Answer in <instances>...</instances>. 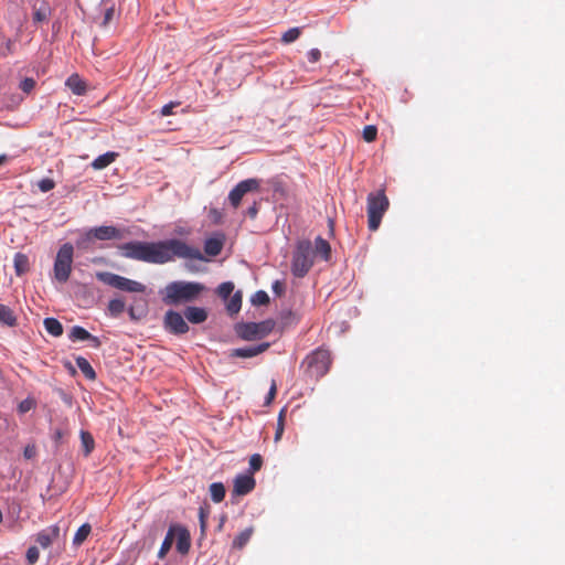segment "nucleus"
Segmentation results:
<instances>
[{"label":"nucleus","mask_w":565,"mask_h":565,"mask_svg":"<svg viewBox=\"0 0 565 565\" xmlns=\"http://www.w3.org/2000/svg\"><path fill=\"white\" fill-rule=\"evenodd\" d=\"M120 255L125 258L149 264H166L175 257L202 260L203 255L199 248L191 247L181 239L171 238L159 242H128L118 246Z\"/></svg>","instance_id":"f257e3e1"},{"label":"nucleus","mask_w":565,"mask_h":565,"mask_svg":"<svg viewBox=\"0 0 565 565\" xmlns=\"http://www.w3.org/2000/svg\"><path fill=\"white\" fill-rule=\"evenodd\" d=\"M205 290V286L196 281H172L162 291V300L166 305L177 306L196 300Z\"/></svg>","instance_id":"f03ea898"},{"label":"nucleus","mask_w":565,"mask_h":565,"mask_svg":"<svg viewBox=\"0 0 565 565\" xmlns=\"http://www.w3.org/2000/svg\"><path fill=\"white\" fill-rule=\"evenodd\" d=\"M390 206V201L384 190L371 192L367 195V223L371 231H376L382 222L383 215Z\"/></svg>","instance_id":"7ed1b4c3"},{"label":"nucleus","mask_w":565,"mask_h":565,"mask_svg":"<svg viewBox=\"0 0 565 565\" xmlns=\"http://www.w3.org/2000/svg\"><path fill=\"white\" fill-rule=\"evenodd\" d=\"M313 265L312 246L310 241L297 244L291 262V271L296 277H305Z\"/></svg>","instance_id":"20e7f679"},{"label":"nucleus","mask_w":565,"mask_h":565,"mask_svg":"<svg viewBox=\"0 0 565 565\" xmlns=\"http://www.w3.org/2000/svg\"><path fill=\"white\" fill-rule=\"evenodd\" d=\"M74 247L71 243L63 244L57 250L54 260V278L58 282H66L70 279L73 265Z\"/></svg>","instance_id":"39448f33"},{"label":"nucleus","mask_w":565,"mask_h":565,"mask_svg":"<svg viewBox=\"0 0 565 565\" xmlns=\"http://www.w3.org/2000/svg\"><path fill=\"white\" fill-rule=\"evenodd\" d=\"M96 278L99 281L121 291L134 294H142L146 291V286L143 284L110 271H97Z\"/></svg>","instance_id":"423d86ee"},{"label":"nucleus","mask_w":565,"mask_h":565,"mask_svg":"<svg viewBox=\"0 0 565 565\" xmlns=\"http://www.w3.org/2000/svg\"><path fill=\"white\" fill-rule=\"evenodd\" d=\"M275 328V321L271 319L262 322L241 323L236 328L237 334L247 341L262 339L268 335Z\"/></svg>","instance_id":"0eeeda50"},{"label":"nucleus","mask_w":565,"mask_h":565,"mask_svg":"<svg viewBox=\"0 0 565 565\" xmlns=\"http://www.w3.org/2000/svg\"><path fill=\"white\" fill-rule=\"evenodd\" d=\"M305 363H307V371L311 376L321 377L329 371L331 364L330 352L318 349L306 358Z\"/></svg>","instance_id":"6e6552de"},{"label":"nucleus","mask_w":565,"mask_h":565,"mask_svg":"<svg viewBox=\"0 0 565 565\" xmlns=\"http://www.w3.org/2000/svg\"><path fill=\"white\" fill-rule=\"evenodd\" d=\"M130 232L125 228H117L111 225H104L90 228L87 233L85 238L82 242H78V245H83L86 241L92 239H98V241H110V239H122L127 235H129Z\"/></svg>","instance_id":"1a4fd4ad"},{"label":"nucleus","mask_w":565,"mask_h":565,"mask_svg":"<svg viewBox=\"0 0 565 565\" xmlns=\"http://www.w3.org/2000/svg\"><path fill=\"white\" fill-rule=\"evenodd\" d=\"M260 180L246 179L238 182L228 193V201L234 209H237L243 198L249 192H258L260 190Z\"/></svg>","instance_id":"9d476101"},{"label":"nucleus","mask_w":565,"mask_h":565,"mask_svg":"<svg viewBox=\"0 0 565 565\" xmlns=\"http://www.w3.org/2000/svg\"><path fill=\"white\" fill-rule=\"evenodd\" d=\"M164 328L173 334H184L189 331V326L181 313L169 310L163 319Z\"/></svg>","instance_id":"9b49d317"},{"label":"nucleus","mask_w":565,"mask_h":565,"mask_svg":"<svg viewBox=\"0 0 565 565\" xmlns=\"http://www.w3.org/2000/svg\"><path fill=\"white\" fill-rule=\"evenodd\" d=\"M256 486V481L252 475H239L234 480L233 494L246 495L252 492Z\"/></svg>","instance_id":"f8f14e48"},{"label":"nucleus","mask_w":565,"mask_h":565,"mask_svg":"<svg viewBox=\"0 0 565 565\" xmlns=\"http://www.w3.org/2000/svg\"><path fill=\"white\" fill-rule=\"evenodd\" d=\"M171 527L173 529V534H177V551L182 555L188 554L191 547L190 532L184 526Z\"/></svg>","instance_id":"ddd939ff"},{"label":"nucleus","mask_w":565,"mask_h":565,"mask_svg":"<svg viewBox=\"0 0 565 565\" xmlns=\"http://www.w3.org/2000/svg\"><path fill=\"white\" fill-rule=\"evenodd\" d=\"M268 348H269V343L265 342V343H260L257 345H249V347H245V348L233 349L231 351L230 355L233 358L247 359V358H253V356H256V355L265 352Z\"/></svg>","instance_id":"4468645a"},{"label":"nucleus","mask_w":565,"mask_h":565,"mask_svg":"<svg viewBox=\"0 0 565 565\" xmlns=\"http://www.w3.org/2000/svg\"><path fill=\"white\" fill-rule=\"evenodd\" d=\"M58 535L60 527L57 525H53L39 532L35 541L41 547L47 548L53 543V541L58 537Z\"/></svg>","instance_id":"2eb2a0df"},{"label":"nucleus","mask_w":565,"mask_h":565,"mask_svg":"<svg viewBox=\"0 0 565 565\" xmlns=\"http://www.w3.org/2000/svg\"><path fill=\"white\" fill-rule=\"evenodd\" d=\"M184 316L191 323L196 324L202 323L207 319L206 310L200 307H188L184 310Z\"/></svg>","instance_id":"dca6fc26"},{"label":"nucleus","mask_w":565,"mask_h":565,"mask_svg":"<svg viewBox=\"0 0 565 565\" xmlns=\"http://www.w3.org/2000/svg\"><path fill=\"white\" fill-rule=\"evenodd\" d=\"M118 157L117 152L108 151L104 154L98 156L96 159L93 160L90 163L92 168L95 170H103L107 168L109 164H111Z\"/></svg>","instance_id":"f3484780"},{"label":"nucleus","mask_w":565,"mask_h":565,"mask_svg":"<svg viewBox=\"0 0 565 565\" xmlns=\"http://www.w3.org/2000/svg\"><path fill=\"white\" fill-rule=\"evenodd\" d=\"M319 255L323 260H329L331 257V246L328 241L318 236L315 241V249L312 254Z\"/></svg>","instance_id":"a211bd4d"},{"label":"nucleus","mask_w":565,"mask_h":565,"mask_svg":"<svg viewBox=\"0 0 565 565\" xmlns=\"http://www.w3.org/2000/svg\"><path fill=\"white\" fill-rule=\"evenodd\" d=\"M65 85L72 90L75 95H83L86 92V83L77 75L72 74L65 82Z\"/></svg>","instance_id":"6ab92c4d"},{"label":"nucleus","mask_w":565,"mask_h":565,"mask_svg":"<svg viewBox=\"0 0 565 565\" xmlns=\"http://www.w3.org/2000/svg\"><path fill=\"white\" fill-rule=\"evenodd\" d=\"M222 248L223 241L221 238L210 237L204 243V252L212 257L217 256L222 252Z\"/></svg>","instance_id":"aec40b11"},{"label":"nucleus","mask_w":565,"mask_h":565,"mask_svg":"<svg viewBox=\"0 0 565 565\" xmlns=\"http://www.w3.org/2000/svg\"><path fill=\"white\" fill-rule=\"evenodd\" d=\"M43 323L46 332L50 333L51 335L60 337L63 334V326L57 319L45 318Z\"/></svg>","instance_id":"412c9836"},{"label":"nucleus","mask_w":565,"mask_h":565,"mask_svg":"<svg viewBox=\"0 0 565 565\" xmlns=\"http://www.w3.org/2000/svg\"><path fill=\"white\" fill-rule=\"evenodd\" d=\"M77 367L81 370V372L85 375L88 380H95L96 379V372L94 371L93 366L88 362L87 359L83 356H77L75 359Z\"/></svg>","instance_id":"4be33fe9"},{"label":"nucleus","mask_w":565,"mask_h":565,"mask_svg":"<svg viewBox=\"0 0 565 565\" xmlns=\"http://www.w3.org/2000/svg\"><path fill=\"white\" fill-rule=\"evenodd\" d=\"M13 262L14 269L18 276L25 274L30 268L29 258L26 255L22 253H17Z\"/></svg>","instance_id":"5701e85b"},{"label":"nucleus","mask_w":565,"mask_h":565,"mask_svg":"<svg viewBox=\"0 0 565 565\" xmlns=\"http://www.w3.org/2000/svg\"><path fill=\"white\" fill-rule=\"evenodd\" d=\"M90 524L84 523L83 525H81L73 537V544L75 546L82 545L90 534Z\"/></svg>","instance_id":"b1692460"},{"label":"nucleus","mask_w":565,"mask_h":565,"mask_svg":"<svg viewBox=\"0 0 565 565\" xmlns=\"http://www.w3.org/2000/svg\"><path fill=\"white\" fill-rule=\"evenodd\" d=\"M0 322L9 327H13L17 323L13 311L6 305H0Z\"/></svg>","instance_id":"393cba45"},{"label":"nucleus","mask_w":565,"mask_h":565,"mask_svg":"<svg viewBox=\"0 0 565 565\" xmlns=\"http://www.w3.org/2000/svg\"><path fill=\"white\" fill-rule=\"evenodd\" d=\"M252 534H253V529L252 527H248V529H245L244 531H242L241 533H238L235 539L233 540V547L234 548H243L247 543L248 541L250 540L252 537Z\"/></svg>","instance_id":"a878e982"},{"label":"nucleus","mask_w":565,"mask_h":565,"mask_svg":"<svg viewBox=\"0 0 565 565\" xmlns=\"http://www.w3.org/2000/svg\"><path fill=\"white\" fill-rule=\"evenodd\" d=\"M211 499L215 503H220L225 498V487L222 482H214L210 486Z\"/></svg>","instance_id":"bb28decb"},{"label":"nucleus","mask_w":565,"mask_h":565,"mask_svg":"<svg viewBox=\"0 0 565 565\" xmlns=\"http://www.w3.org/2000/svg\"><path fill=\"white\" fill-rule=\"evenodd\" d=\"M81 441L84 448V456H89L95 447V441L89 431L82 430L81 431Z\"/></svg>","instance_id":"cd10ccee"},{"label":"nucleus","mask_w":565,"mask_h":565,"mask_svg":"<svg viewBox=\"0 0 565 565\" xmlns=\"http://www.w3.org/2000/svg\"><path fill=\"white\" fill-rule=\"evenodd\" d=\"M107 309L111 317H118L119 315H121L125 311L126 303L122 299L115 298L108 302Z\"/></svg>","instance_id":"c85d7f7f"},{"label":"nucleus","mask_w":565,"mask_h":565,"mask_svg":"<svg viewBox=\"0 0 565 565\" xmlns=\"http://www.w3.org/2000/svg\"><path fill=\"white\" fill-rule=\"evenodd\" d=\"M68 337L72 341H77V340L87 341L88 338H92V334L83 327L74 326L72 328Z\"/></svg>","instance_id":"c756f323"},{"label":"nucleus","mask_w":565,"mask_h":565,"mask_svg":"<svg viewBox=\"0 0 565 565\" xmlns=\"http://www.w3.org/2000/svg\"><path fill=\"white\" fill-rule=\"evenodd\" d=\"M173 543V529L170 527L158 553L159 558H163L169 550L171 548Z\"/></svg>","instance_id":"7c9ffc66"},{"label":"nucleus","mask_w":565,"mask_h":565,"mask_svg":"<svg viewBox=\"0 0 565 565\" xmlns=\"http://www.w3.org/2000/svg\"><path fill=\"white\" fill-rule=\"evenodd\" d=\"M300 35H301L300 28H291L282 34L281 42L285 44L292 43L296 40H298Z\"/></svg>","instance_id":"2f4dec72"},{"label":"nucleus","mask_w":565,"mask_h":565,"mask_svg":"<svg viewBox=\"0 0 565 565\" xmlns=\"http://www.w3.org/2000/svg\"><path fill=\"white\" fill-rule=\"evenodd\" d=\"M234 290V285L231 281L222 282L217 287V294L220 297L227 299Z\"/></svg>","instance_id":"473e14b6"},{"label":"nucleus","mask_w":565,"mask_h":565,"mask_svg":"<svg viewBox=\"0 0 565 565\" xmlns=\"http://www.w3.org/2000/svg\"><path fill=\"white\" fill-rule=\"evenodd\" d=\"M252 300L254 305L266 306L269 303V296L266 291L258 290L257 292H255Z\"/></svg>","instance_id":"72a5a7b5"},{"label":"nucleus","mask_w":565,"mask_h":565,"mask_svg":"<svg viewBox=\"0 0 565 565\" xmlns=\"http://www.w3.org/2000/svg\"><path fill=\"white\" fill-rule=\"evenodd\" d=\"M242 298L239 295H235L232 297L230 302L227 303V310L231 315L237 313L241 309Z\"/></svg>","instance_id":"f704fd0d"},{"label":"nucleus","mask_w":565,"mask_h":565,"mask_svg":"<svg viewBox=\"0 0 565 565\" xmlns=\"http://www.w3.org/2000/svg\"><path fill=\"white\" fill-rule=\"evenodd\" d=\"M377 129L373 125L365 126L363 129V138L367 142H372L376 139Z\"/></svg>","instance_id":"c9c22d12"},{"label":"nucleus","mask_w":565,"mask_h":565,"mask_svg":"<svg viewBox=\"0 0 565 565\" xmlns=\"http://www.w3.org/2000/svg\"><path fill=\"white\" fill-rule=\"evenodd\" d=\"M284 422H285V411L282 409L279 413V416H278L277 428H276V433H275V441L276 443L278 440H280V438L282 436L284 427H285V423Z\"/></svg>","instance_id":"e433bc0d"},{"label":"nucleus","mask_w":565,"mask_h":565,"mask_svg":"<svg viewBox=\"0 0 565 565\" xmlns=\"http://www.w3.org/2000/svg\"><path fill=\"white\" fill-rule=\"evenodd\" d=\"M262 466H263L262 456L258 454L253 455L249 459L250 472L254 473V472L258 471L262 468Z\"/></svg>","instance_id":"4c0bfd02"},{"label":"nucleus","mask_w":565,"mask_h":565,"mask_svg":"<svg viewBox=\"0 0 565 565\" xmlns=\"http://www.w3.org/2000/svg\"><path fill=\"white\" fill-rule=\"evenodd\" d=\"M38 186L40 191L49 192L55 188V182L50 178H45L39 181Z\"/></svg>","instance_id":"58836bf2"},{"label":"nucleus","mask_w":565,"mask_h":565,"mask_svg":"<svg viewBox=\"0 0 565 565\" xmlns=\"http://www.w3.org/2000/svg\"><path fill=\"white\" fill-rule=\"evenodd\" d=\"M209 514H210V511L206 508L201 507L199 509V520H200V526H201L202 533L205 532Z\"/></svg>","instance_id":"ea45409f"},{"label":"nucleus","mask_w":565,"mask_h":565,"mask_svg":"<svg viewBox=\"0 0 565 565\" xmlns=\"http://www.w3.org/2000/svg\"><path fill=\"white\" fill-rule=\"evenodd\" d=\"M35 406V402L32 398H25L23 399L19 406L18 409L21 414L28 413Z\"/></svg>","instance_id":"a19ab883"},{"label":"nucleus","mask_w":565,"mask_h":565,"mask_svg":"<svg viewBox=\"0 0 565 565\" xmlns=\"http://www.w3.org/2000/svg\"><path fill=\"white\" fill-rule=\"evenodd\" d=\"M40 556L39 550L36 546H31L26 551V559L29 564L33 565L38 562Z\"/></svg>","instance_id":"79ce46f5"},{"label":"nucleus","mask_w":565,"mask_h":565,"mask_svg":"<svg viewBox=\"0 0 565 565\" xmlns=\"http://www.w3.org/2000/svg\"><path fill=\"white\" fill-rule=\"evenodd\" d=\"M34 87L35 81L31 77H26L20 83V88L26 94H29Z\"/></svg>","instance_id":"37998d69"},{"label":"nucleus","mask_w":565,"mask_h":565,"mask_svg":"<svg viewBox=\"0 0 565 565\" xmlns=\"http://www.w3.org/2000/svg\"><path fill=\"white\" fill-rule=\"evenodd\" d=\"M47 15H49V9L46 7L39 8L38 10H35V12L33 14V19L35 22H42L47 19Z\"/></svg>","instance_id":"c03bdc74"},{"label":"nucleus","mask_w":565,"mask_h":565,"mask_svg":"<svg viewBox=\"0 0 565 565\" xmlns=\"http://www.w3.org/2000/svg\"><path fill=\"white\" fill-rule=\"evenodd\" d=\"M179 105H180L179 102H171V103L164 105L160 111L161 116L167 117V116L173 115V108H175Z\"/></svg>","instance_id":"a18cd8bd"},{"label":"nucleus","mask_w":565,"mask_h":565,"mask_svg":"<svg viewBox=\"0 0 565 565\" xmlns=\"http://www.w3.org/2000/svg\"><path fill=\"white\" fill-rule=\"evenodd\" d=\"M307 57L310 63H317L321 57V52L318 49H311L308 52Z\"/></svg>","instance_id":"49530a36"},{"label":"nucleus","mask_w":565,"mask_h":565,"mask_svg":"<svg viewBox=\"0 0 565 565\" xmlns=\"http://www.w3.org/2000/svg\"><path fill=\"white\" fill-rule=\"evenodd\" d=\"M128 313H129L130 319L139 320L145 315V310L138 311L136 307L131 306L128 309Z\"/></svg>","instance_id":"de8ad7c7"},{"label":"nucleus","mask_w":565,"mask_h":565,"mask_svg":"<svg viewBox=\"0 0 565 565\" xmlns=\"http://www.w3.org/2000/svg\"><path fill=\"white\" fill-rule=\"evenodd\" d=\"M114 13H115L114 7L106 9L105 14H104V20L102 22L103 26H106L113 20Z\"/></svg>","instance_id":"09e8293b"},{"label":"nucleus","mask_w":565,"mask_h":565,"mask_svg":"<svg viewBox=\"0 0 565 565\" xmlns=\"http://www.w3.org/2000/svg\"><path fill=\"white\" fill-rule=\"evenodd\" d=\"M276 393H277V386H276L275 381H273L271 386H270V388H269V392H268V394H267V396H266V402H265V403H266L267 405H268V404H270V403L273 402V399H274V398H275V396H276Z\"/></svg>","instance_id":"8fccbe9b"},{"label":"nucleus","mask_w":565,"mask_h":565,"mask_svg":"<svg viewBox=\"0 0 565 565\" xmlns=\"http://www.w3.org/2000/svg\"><path fill=\"white\" fill-rule=\"evenodd\" d=\"M258 211H259L258 202H254L253 205L247 209L246 214L250 218H255L258 214Z\"/></svg>","instance_id":"3c124183"},{"label":"nucleus","mask_w":565,"mask_h":565,"mask_svg":"<svg viewBox=\"0 0 565 565\" xmlns=\"http://www.w3.org/2000/svg\"><path fill=\"white\" fill-rule=\"evenodd\" d=\"M35 452H36V450H35L34 446H26L24 448L23 455L26 459H31L35 456Z\"/></svg>","instance_id":"603ef678"},{"label":"nucleus","mask_w":565,"mask_h":565,"mask_svg":"<svg viewBox=\"0 0 565 565\" xmlns=\"http://www.w3.org/2000/svg\"><path fill=\"white\" fill-rule=\"evenodd\" d=\"M285 288H284V285L280 282V281H275L273 284V291L277 295V296H280L282 295Z\"/></svg>","instance_id":"864d4df0"},{"label":"nucleus","mask_w":565,"mask_h":565,"mask_svg":"<svg viewBox=\"0 0 565 565\" xmlns=\"http://www.w3.org/2000/svg\"><path fill=\"white\" fill-rule=\"evenodd\" d=\"M87 341H90V342H92V345H93L94 348H96V349H97V348H99V347L102 345L100 340H99L97 337L93 335V334H92V338H88V340H87Z\"/></svg>","instance_id":"5fc2aeb1"},{"label":"nucleus","mask_w":565,"mask_h":565,"mask_svg":"<svg viewBox=\"0 0 565 565\" xmlns=\"http://www.w3.org/2000/svg\"><path fill=\"white\" fill-rule=\"evenodd\" d=\"M7 160L6 156H0V166Z\"/></svg>","instance_id":"6e6d98bb"}]
</instances>
